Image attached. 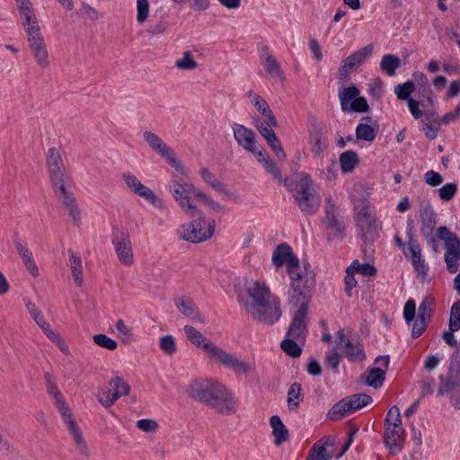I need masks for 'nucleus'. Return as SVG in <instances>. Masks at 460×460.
Wrapping results in <instances>:
<instances>
[{"mask_svg": "<svg viewBox=\"0 0 460 460\" xmlns=\"http://www.w3.org/2000/svg\"><path fill=\"white\" fill-rule=\"evenodd\" d=\"M188 395L216 411L229 416L234 414L238 408V400L223 384L212 379H196L187 388Z\"/></svg>", "mask_w": 460, "mask_h": 460, "instance_id": "1", "label": "nucleus"}, {"mask_svg": "<svg viewBox=\"0 0 460 460\" xmlns=\"http://www.w3.org/2000/svg\"><path fill=\"white\" fill-rule=\"evenodd\" d=\"M247 294L252 301L245 302L244 307L253 320L268 325L279 320L282 314L280 302L275 297L271 299V293L264 283L253 282Z\"/></svg>", "mask_w": 460, "mask_h": 460, "instance_id": "2", "label": "nucleus"}, {"mask_svg": "<svg viewBox=\"0 0 460 460\" xmlns=\"http://www.w3.org/2000/svg\"><path fill=\"white\" fill-rule=\"evenodd\" d=\"M183 329L188 340L193 345L206 350L211 358L217 359L225 367L231 368L235 373L243 372L246 374L250 371V367L244 361L239 360L235 356L217 346L193 326L185 325Z\"/></svg>", "mask_w": 460, "mask_h": 460, "instance_id": "3", "label": "nucleus"}, {"mask_svg": "<svg viewBox=\"0 0 460 460\" xmlns=\"http://www.w3.org/2000/svg\"><path fill=\"white\" fill-rule=\"evenodd\" d=\"M194 219L183 224L177 230L176 234L180 240L191 243H199L210 239L216 228V221L213 218L207 219L200 212Z\"/></svg>", "mask_w": 460, "mask_h": 460, "instance_id": "4", "label": "nucleus"}, {"mask_svg": "<svg viewBox=\"0 0 460 460\" xmlns=\"http://www.w3.org/2000/svg\"><path fill=\"white\" fill-rule=\"evenodd\" d=\"M22 23L27 34L29 47L37 64L42 68L48 67L49 66V54L37 19L29 23L27 22Z\"/></svg>", "mask_w": 460, "mask_h": 460, "instance_id": "5", "label": "nucleus"}, {"mask_svg": "<svg viewBox=\"0 0 460 460\" xmlns=\"http://www.w3.org/2000/svg\"><path fill=\"white\" fill-rule=\"evenodd\" d=\"M372 402V397L367 394H354L337 402L327 412V419L338 421L347 414L353 413Z\"/></svg>", "mask_w": 460, "mask_h": 460, "instance_id": "6", "label": "nucleus"}, {"mask_svg": "<svg viewBox=\"0 0 460 460\" xmlns=\"http://www.w3.org/2000/svg\"><path fill=\"white\" fill-rule=\"evenodd\" d=\"M311 297L289 295V303L299 305L294 314L293 320L288 329L287 336L293 339H305L307 327V312Z\"/></svg>", "mask_w": 460, "mask_h": 460, "instance_id": "7", "label": "nucleus"}, {"mask_svg": "<svg viewBox=\"0 0 460 460\" xmlns=\"http://www.w3.org/2000/svg\"><path fill=\"white\" fill-rule=\"evenodd\" d=\"M169 190L185 214L191 217L199 216L200 210L190 201V198L191 196L197 198V192L201 191L200 190L197 189L192 183H181L177 181H172Z\"/></svg>", "mask_w": 460, "mask_h": 460, "instance_id": "8", "label": "nucleus"}, {"mask_svg": "<svg viewBox=\"0 0 460 460\" xmlns=\"http://www.w3.org/2000/svg\"><path fill=\"white\" fill-rule=\"evenodd\" d=\"M436 236L439 240L445 241L446 252L444 260L447 271L449 273H456L458 270V261L460 260V238L444 226L437 229Z\"/></svg>", "mask_w": 460, "mask_h": 460, "instance_id": "9", "label": "nucleus"}, {"mask_svg": "<svg viewBox=\"0 0 460 460\" xmlns=\"http://www.w3.org/2000/svg\"><path fill=\"white\" fill-rule=\"evenodd\" d=\"M295 273L298 274V278L296 276H289L291 280L289 295L302 296L305 297L312 296V290L315 287V275L311 270V264L305 261H303V267L296 268Z\"/></svg>", "mask_w": 460, "mask_h": 460, "instance_id": "10", "label": "nucleus"}, {"mask_svg": "<svg viewBox=\"0 0 460 460\" xmlns=\"http://www.w3.org/2000/svg\"><path fill=\"white\" fill-rule=\"evenodd\" d=\"M144 139L162 157L165 158L167 163L181 174H186V170L181 162L177 158L173 150L168 146L157 135L146 130L143 134Z\"/></svg>", "mask_w": 460, "mask_h": 460, "instance_id": "11", "label": "nucleus"}, {"mask_svg": "<svg viewBox=\"0 0 460 460\" xmlns=\"http://www.w3.org/2000/svg\"><path fill=\"white\" fill-rule=\"evenodd\" d=\"M420 233L436 250L437 241L436 237L432 234L437 226V215L429 201H422L420 204Z\"/></svg>", "mask_w": 460, "mask_h": 460, "instance_id": "12", "label": "nucleus"}, {"mask_svg": "<svg viewBox=\"0 0 460 460\" xmlns=\"http://www.w3.org/2000/svg\"><path fill=\"white\" fill-rule=\"evenodd\" d=\"M374 47L372 44H368L358 50L355 51L348 58L341 62V66L338 69L337 78L340 81L347 79L349 73L361 66L367 58L373 53Z\"/></svg>", "mask_w": 460, "mask_h": 460, "instance_id": "13", "label": "nucleus"}, {"mask_svg": "<svg viewBox=\"0 0 460 460\" xmlns=\"http://www.w3.org/2000/svg\"><path fill=\"white\" fill-rule=\"evenodd\" d=\"M272 262L277 269L286 263L288 276H296V279L298 278L299 275L295 273V270L298 268L299 260L294 254L291 246L287 243H282L275 248L272 253Z\"/></svg>", "mask_w": 460, "mask_h": 460, "instance_id": "14", "label": "nucleus"}, {"mask_svg": "<svg viewBox=\"0 0 460 460\" xmlns=\"http://www.w3.org/2000/svg\"><path fill=\"white\" fill-rule=\"evenodd\" d=\"M323 224L326 227L333 232L332 235L328 236L331 241L335 237L344 238L345 226L339 217V208L331 198L325 199Z\"/></svg>", "mask_w": 460, "mask_h": 460, "instance_id": "15", "label": "nucleus"}, {"mask_svg": "<svg viewBox=\"0 0 460 460\" xmlns=\"http://www.w3.org/2000/svg\"><path fill=\"white\" fill-rule=\"evenodd\" d=\"M295 200L301 211L306 215H314L321 205L320 196L311 192L308 181H304L300 185V189L295 196Z\"/></svg>", "mask_w": 460, "mask_h": 460, "instance_id": "16", "label": "nucleus"}, {"mask_svg": "<svg viewBox=\"0 0 460 460\" xmlns=\"http://www.w3.org/2000/svg\"><path fill=\"white\" fill-rule=\"evenodd\" d=\"M56 407L59 411L64 421L67 424L69 430L73 434L74 441L76 444L79 452L83 456L88 457L90 456V450L87 447L86 442L84 439V437L79 427L73 419L71 410L66 406V402H62V404L56 405Z\"/></svg>", "mask_w": 460, "mask_h": 460, "instance_id": "17", "label": "nucleus"}, {"mask_svg": "<svg viewBox=\"0 0 460 460\" xmlns=\"http://www.w3.org/2000/svg\"><path fill=\"white\" fill-rule=\"evenodd\" d=\"M404 440L405 429L402 423L393 422L392 425H385L384 444L392 455H395L402 450Z\"/></svg>", "mask_w": 460, "mask_h": 460, "instance_id": "18", "label": "nucleus"}, {"mask_svg": "<svg viewBox=\"0 0 460 460\" xmlns=\"http://www.w3.org/2000/svg\"><path fill=\"white\" fill-rule=\"evenodd\" d=\"M112 243L119 261L124 265H131L134 260L129 233L122 231L119 235L113 234Z\"/></svg>", "mask_w": 460, "mask_h": 460, "instance_id": "19", "label": "nucleus"}, {"mask_svg": "<svg viewBox=\"0 0 460 460\" xmlns=\"http://www.w3.org/2000/svg\"><path fill=\"white\" fill-rule=\"evenodd\" d=\"M234 137L238 146L248 152H254V145L256 144V136L252 129L238 124H233Z\"/></svg>", "mask_w": 460, "mask_h": 460, "instance_id": "20", "label": "nucleus"}, {"mask_svg": "<svg viewBox=\"0 0 460 460\" xmlns=\"http://www.w3.org/2000/svg\"><path fill=\"white\" fill-rule=\"evenodd\" d=\"M47 165L50 181L68 175L60 153L55 147H50L48 150Z\"/></svg>", "mask_w": 460, "mask_h": 460, "instance_id": "21", "label": "nucleus"}, {"mask_svg": "<svg viewBox=\"0 0 460 460\" xmlns=\"http://www.w3.org/2000/svg\"><path fill=\"white\" fill-rule=\"evenodd\" d=\"M389 356L383 355L376 357L375 363H381L384 368L382 367H373L369 369V375L367 377L366 384L373 388L381 387L385 379V372L388 369L389 366Z\"/></svg>", "mask_w": 460, "mask_h": 460, "instance_id": "22", "label": "nucleus"}, {"mask_svg": "<svg viewBox=\"0 0 460 460\" xmlns=\"http://www.w3.org/2000/svg\"><path fill=\"white\" fill-rule=\"evenodd\" d=\"M62 206L67 210L69 217L72 218L73 225L79 226L81 222V210L75 201L73 191L58 197Z\"/></svg>", "mask_w": 460, "mask_h": 460, "instance_id": "23", "label": "nucleus"}, {"mask_svg": "<svg viewBox=\"0 0 460 460\" xmlns=\"http://www.w3.org/2000/svg\"><path fill=\"white\" fill-rule=\"evenodd\" d=\"M270 424L272 428V435L274 437V443L279 446L289 438L288 429L283 424L281 419L278 415H273L270 419Z\"/></svg>", "mask_w": 460, "mask_h": 460, "instance_id": "24", "label": "nucleus"}, {"mask_svg": "<svg viewBox=\"0 0 460 460\" xmlns=\"http://www.w3.org/2000/svg\"><path fill=\"white\" fill-rule=\"evenodd\" d=\"M176 306L182 314L190 319L200 323H205V319L202 317L199 308L192 300L189 299L186 301L181 300L180 303L176 302Z\"/></svg>", "mask_w": 460, "mask_h": 460, "instance_id": "25", "label": "nucleus"}, {"mask_svg": "<svg viewBox=\"0 0 460 460\" xmlns=\"http://www.w3.org/2000/svg\"><path fill=\"white\" fill-rule=\"evenodd\" d=\"M341 170L343 173H350L359 164V157L356 151L347 150L339 157Z\"/></svg>", "mask_w": 460, "mask_h": 460, "instance_id": "26", "label": "nucleus"}, {"mask_svg": "<svg viewBox=\"0 0 460 460\" xmlns=\"http://www.w3.org/2000/svg\"><path fill=\"white\" fill-rule=\"evenodd\" d=\"M110 385L113 387L114 392H111V399H109V401H105V402L111 406L119 397L127 395L130 392V385L127 382H124L122 378L118 376L111 379Z\"/></svg>", "mask_w": 460, "mask_h": 460, "instance_id": "27", "label": "nucleus"}, {"mask_svg": "<svg viewBox=\"0 0 460 460\" xmlns=\"http://www.w3.org/2000/svg\"><path fill=\"white\" fill-rule=\"evenodd\" d=\"M309 144L312 146V152L315 156H322L328 148V141L320 129H314L310 132Z\"/></svg>", "mask_w": 460, "mask_h": 460, "instance_id": "28", "label": "nucleus"}, {"mask_svg": "<svg viewBox=\"0 0 460 460\" xmlns=\"http://www.w3.org/2000/svg\"><path fill=\"white\" fill-rule=\"evenodd\" d=\"M304 400V394H302V386L299 383H293L288 391V408L290 411H296L300 403Z\"/></svg>", "mask_w": 460, "mask_h": 460, "instance_id": "29", "label": "nucleus"}, {"mask_svg": "<svg viewBox=\"0 0 460 460\" xmlns=\"http://www.w3.org/2000/svg\"><path fill=\"white\" fill-rule=\"evenodd\" d=\"M343 346L345 348L343 352L349 361H363L366 358V354L361 344H354L347 339Z\"/></svg>", "mask_w": 460, "mask_h": 460, "instance_id": "30", "label": "nucleus"}, {"mask_svg": "<svg viewBox=\"0 0 460 460\" xmlns=\"http://www.w3.org/2000/svg\"><path fill=\"white\" fill-rule=\"evenodd\" d=\"M358 94L359 90L354 84H351L348 87H344L342 89H339L338 95L341 102V111H346L348 106H349L351 102H354V100L358 96Z\"/></svg>", "mask_w": 460, "mask_h": 460, "instance_id": "31", "label": "nucleus"}, {"mask_svg": "<svg viewBox=\"0 0 460 460\" xmlns=\"http://www.w3.org/2000/svg\"><path fill=\"white\" fill-rule=\"evenodd\" d=\"M361 233V238L364 243L372 244L378 237V226L376 218L370 219L369 222L365 223L362 227H358Z\"/></svg>", "mask_w": 460, "mask_h": 460, "instance_id": "32", "label": "nucleus"}, {"mask_svg": "<svg viewBox=\"0 0 460 460\" xmlns=\"http://www.w3.org/2000/svg\"><path fill=\"white\" fill-rule=\"evenodd\" d=\"M401 66V60L396 55L386 54L380 62V69L389 76L395 75V71Z\"/></svg>", "mask_w": 460, "mask_h": 460, "instance_id": "33", "label": "nucleus"}, {"mask_svg": "<svg viewBox=\"0 0 460 460\" xmlns=\"http://www.w3.org/2000/svg\"><path fill=\"white\" fill-rule=\"evenodd\" d=\"M378 126L373 127L367 123H359L356 128V137L367 142H372L376 138Z\"/></svg>", "mask_w": 460, "mask_h": 460, "instance_id": "34", "label": "nucleus"}, {"mask_svg": "<svg viewBox=\"0 0 460 460\" xmlns=\"http://www.w3.org/2000/svg\"><path fill=\"white\" fill-rule=\"evenodd\" d=\"M70 254V268L74 277L75 282L78 287H81L84 282L83 270H82V260L80 256L74 253L73 251H68Z\"/></svg>", "mask_w": 460, "mask_h": 460, "instance_id": "35", "label": "nucleus"}, {"mask_svg": "<svg viewBox=\"0 0 460 460\" xmlns=\"http://www.w3.org/2000/svg\"><path fill=\"white\" fill-rule=\"evenodd\" d=\"M45 383H46V388L48 394L54 399L55 404H62V402H66L64 396L58 390L55 380L50 373L46 372L44 374Z\"/></svg>", "mask_w": 460, "mask_h": 460, "instance_id": "36", "label": "nucleus"}, {"mask_svg": "<svg viewBox=\"0 0 460 460\" xmlns=\"http://www.w3.org/2000/svg\"><path fill=\"white\" fill-rule=\"evenodd\" d=\"M256 103H258L256 109L261 112L263 117V120H266L267 125L270 128H278V120L268 102L265 100L263 102L257 100Z\"/></svg>", "mask_w": 460, "mask_h": 460, "instance_id": "37", "label": "nucleus"}, {"mask_svg": "<svg viewBox=\"0 0 460 460\" xmlns=\"http://www.w3.org/2000/svg\"><path fill=\"white\" fill-rule=\"evenodd\" d=\"M133 193L138 195L139 197L143 198L144 199H146L150 204L155 207L162 206V200L158 199L155 193L151 189H149L148 187L142 183H140L135 188Z\"/></svg>", "mask_w": 460, "mask_h": 460, "instance_id": "38", "label": "nucleus"}, {"mask_svg": "<svg viewBox=\"0 0 460 460\" xmlns=\"http://www.w3.org/2000/svg\"><path fill=\"white\" fill-rule=\"evenodd\" d=\"M18 6V11L21 15V19L22 22H27L28 23L36 20L37 17L33 12L32 4L30 0H15Z\"/></svg>", "mask_w": 460, "mask_h": 460, "instance_id": "39", "label": "nucleus"}, {"mask_svg": "<svg viewBox=\"0 0 460 460\" xmlns=\"http://www.w3.org/2000/svg\"><path fill=\"white\" fill-rule=\"evenodd\" d=\"M296 340L286 335V338L280 342L281 349L292 358H297L302 354V348Z\"/></svg>", "mask_w": 460, "mask_h": 460, "instance_id": "40", "label": "nucleus"}, {"mask_svg": "<svg viewBox=\"0 0 460 460\" xmlns=\"http://www.w3.org/2000/svg\"><path fill=\"white\" fill-rule=\"evenodd\" d=\"M263 65L266 71L273 77L284 79L283 71L280 68L279 63L272 54L268 56L263 60Z\"/></svg>", "mask_w": 460, "mask_h": 460, "instance_id": "41", "label": "nucleus"}, {"mask_svg": "<svg viewBox=\"0 0 460 460\" xmlns=\"http://www.w3.org/2000/svg\"><path fill=\"white\" fill-rule=\"evenodd\" d=\"M415 91V84L409 80L403 84H398L395 89L394 93L397 95V98L401 101H409L412 99L411 97V94Z\"/></svg>", "mask_w": 460, "mask_h": 460, "instance_id": "42", "label": "nucleus"}, {"mask_svg": "<svg viewBox=\"0 0 460 460\" xmlns=\"http://www.w3.org/2000/svg\"><path fill=\"white\" fill-rule=\"evenodd\" d=\"M423 125V131L425 137L429 140H434L438 137V133L440 130V120L439 119H435L432 121L421 120Z\"/></svg>", "mask_w": 460, "mask_h": 460, "instance_id": "43", "label": "nucleus"}, {"mask_svg": "<svg viewBox=\"0 0 460 460\" xmlns=\"http://www.w3.org/2000/svg\"><path fill=\"white\" fill-rule=\"evenodd\" d=\"M331 455L327 452L324 445L318 446L315 443L310 449L306 460H330Z\"/></svg>", "mask_w": 460, "mask_h": 460, "instance_id": "44", "label": "nucleus"}, {"mask_svg": "<svg viewBox=\"0 0 460 460\" xmlns=\"http://www.w3.org/2000/svg\"><path fill=\"white\" fill-rule=\"evenodd\" d=\"M369 111V105L367 103V99L364 96H358L354 102H351L349 106L344 111V112H356V113H365Z\"/></svg>", "mask_w": 460, "mask_h": 460, "instance_id": "45", "label": "nucleus"}, {"mask_svg": "<svg viewBox=\"0 0 460 460\" xmlns=\"http://www.w3.org/2000/svg\"><path fill=\"white\" fill-rule=\"evenodd\" d=\"M448 329L452 331L460 329V300L456 301L451 306Z\"/></svg>", "mask_w": 460, "mask_h": 460, "instance_id": "46", "label": "nucleus"}, {"mask_svg": "<svg viewBox=\"0 0 460 460\" xmlns=\"http://www.w3.org/2000/svg\"><path fill=\"white\" fill-rule=\"evenodd\" d=\"M54 187V193L60 197L62 195L67 194L71 192L69 190L68 184L70 181V177L67 175L66 177H61L58 179H54L50 181Z\"/></svg>", "mask_w": 460, "mask_h": 460, "instance_id": "47", "label": "nucleus"}, {"mask_svg": "<svg viewBox=\"0 0 460 460\" xmlns=\"http://www.w3.org/2000/svg\"><path fill=\"white\" fill-rule=\"evenodd\" d=\"M253 125L256 128V129L259 131V133L265 138V140H269L270 138L275 139V132L273 130V128H270L266 120H261L259 118H253Z\"/></svg>", "mask_w": 460, "mask_h": 460, "instance_id": "48", "label": "nucleus"}, {"mask_svg": "<svg viewBox=\"0 0 460 460\" xmlns=\"http://www.w3.org/2000/svg\"><path fill=\"white\" fill-rule=\"evenodd\" d=\"M175 66L181 70H193L197 68L198 63L190 51H185L183 57L175 61Z\"/></svg>", "mask_w": 460, "mask_h": 460, "instance_id": "49", "label": "nucleus"}, {"mask_svg": "<svg viewBox=\"0 0 460 460\" xmlns=\"http://www.w3.org/2000/svg\"><path fill=\"white\" fill-rule=\"evenodd\" d=\"M93 339L95 344L109 350H114L118 347L117 341L106 334H95Z\"/></svg>", "mask_w": 460, "mask_h": 460, "instance_id": "50", "label": "nucleus"}, {"mask_svg": "<svg viewBox=\"0 0 460 460\" xmlns=\"http://www.w3.org/2000/svg\"><path fill=\"white\" fill-rule=\"evenodd\" d=\"M457 191V185L455 182L446 183L438 189L439 198L443 201L451 200Z\"/></svg>", "mask_w": 460, "mask_h": 460, "instance_id": "51", "label": "nucleus"}, {"mask_svg": "<svg viewBox=\"0 0 460 460\" xmlns=\"http://www.w3.org/2000/svg\"><path fill=\"white\" fill-rule=\"evenodd\" d=\"M115 327L118 331L119 337L123 343H128L132 341L133 335L131 329L125 324L122 319H119L117 321Z\"/></svg>", "mask_w": 460, "mask_h": 460, "instance_id": "52", "label": "nucleus"}, {"mask_svg": "<svg viewBox=\"0 0 460 460\" xmlns=\"http://www.w3.org/2000/svg\"><path fill=\"white\" fill-rule=\"evenodd\" d=\"M435 304V298L431 296H427L423 298L422 302L419 306L418 315L423 314L424 319H430L433 309L431 305Z\"/></svg>", "mask_w": 460, "mask_h": 460, "instance_id": "53", "label": "nucleus"}, {"mask_svg": "<svg viewBox=\"0 0 460 460\" xmlns=\"http://www.w3.org/2000/svg\"><path fill=\"white\" fill-rule=\"evenodd\" d=\"M428 327V321L427 319H424L423 314L417 315V318L415 319L412 329H411V337L413 339L419 338L420 335L423 334V332L426 331Z\"/></svg>", "mask_w": 460, "mask_h": 460, "instance_id": "54", "label": "nucleus"}, {"mask_svg": "<svg viewBox=\"0 0 460 460\" xmlns=\"http://www.w3.org/2000/svg\"><path fill=\"white\" fill-rule=\"evenodd\" d=\"M26 308L29 311L31 317L33 318V320L35 321V323L40 326V329L44 328L46 325L49 324L45 321L44 316L42 315L41 312L36 308L35 304L29 301L26 304Z\"/></svg>", "mask_w": 460, "mask_h": 460, "instance_id": "55", "label": "nucleus"}, {"mask_svg": "<svg viewBox=\"0 0 460 460\" xmlns=\"http://www.w3.org/2000/svg\"><path fill=\"white\" fill-rule=\"evenodd\" d=\"M338 344L335 346L334 349H336ZM341 355L339 354L336 350H333L328 354H326L324 358V364L332 369L334 373H338L339 365L341 362Z\"/></svg>", "mask_w": 460, "mask_h": 460, "instance_id": "56", "label": "nucleus"}, {"mask_svg": "<svg viewBox=\"0 0 460 460\" xmlns=\"http://www.w3.org/2000/svg\"><path fill=\"white\" fill-rule=\"evenodd\" d=\"M351 268L355 269L357 272L364 276H375L377 272L376 268L370 263H359L358 261L355 260L350 265Z\"/></svg>", "mask_w": 460, "mask_h": 460, "instance_id": "57", "label": "nucleus"}, {"mask_svg": "<svg viewBox=\"0 0 460 460\" xmlns=\"http://www.w3.org/2000/svg\"><path fill=\"white\" fill-rule=\"evenodd\" d=\"M404 256L412 261L414 258L421 255V249L417 240H408L407 248L403 251Z\"/></svg>", "mask_w": 460, "mask_h": 460, "instance_id": "58", "label": "nucleus"}, {"mask_svg": "<svg viewBox=\"0 0 460 460\" xmlns=\"http://www.w3.org/2000/svg\"><path fill=\"white\" fill-rule=\"evenodd\" d=\"M159 345L167 355L171 356L176 352V342L172 335L163 336L160 339Z\"/></svg>", "mask_w": 460, "mask_h": 460, "instance_id": "59", "label": "nucleus"}, {"mask_svg": "<svg viewBox=\"0 0 460 460\" xmlns=\"http://www.w3.org/2000/svg\"><path fill=\"white\" fill-rule=\"evenodd\" d=\"M137 21L143 23L146 21L149 14V3L148 0H137Z\"/></svg>", "mask_w": 460, "mask_h": 460, "instance_id": "60", "label": "nucleus"}, {"mask_svg": "<svg viewBox=\"0 0 460 460\" xmlns=\"http://www.w3.org/2000/svg\"><path fill=\"white\" fill-rule=\"evenodd\" d=\"M415 314L416 304L414 299L410 298L407 300L403 307V319L407 323H410L415 319Z\"/></svg>", "mask_w": 460, "mask_h": 460, "instance_id": "61", "label": "nucleus"}, {"mask_svg": "<svg viewBox=\"0 0 460 460\" xmlns=\"http://www.w3.org/2000/svg\"><path fill=\"white\" fill-rule=\"evenodd\" d=\"M267 144L271 148V150L275 153L277 158L279 161L286 160L287 155H286V153L280 144V141L277 136H275V139H272V141H271V138L267 140Z\"/></svg>", "mask_w": 460, "mask_h": 460, "instance_id": "62", "label": "nucleus"}, {"mask_svg": "<svg viewBox=\"0 0 460 460\" xmlns=\"http://www.w3.org/2000/svg\"><path fill=\"white\" fill-rule=\"evenodd\" d=\"M197 199H199L202 203L208 205L214 211H224L225 208L220 205L218 202L214 201L205 192L199 191L197 192Z\"/></svg>", "mask_w": 460, "mask_h": 460, "instance_id": "63", "label": "nucleus"}, {"mask_svg": "<svg viewBox=\"0 0 460 460\" xmlns=\"http://www.w3.org/2000/svg\"><path fill=\"white\" fill-rule=\"evenodd\" d=\"M21 257L23 264L26 266L27 270L31 272V274L34 277L39 276V270L33 259L32 253L29 252L28 253H25Z\"/></svg>", "mask_w": 460, "mask_h": 460, "instance_id": "64", "label": "nucleus"}]
</instances>
